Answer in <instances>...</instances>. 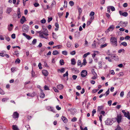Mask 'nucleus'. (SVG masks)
Instances as JSON below:
<instances>
[{
	"label": "nucleus",
	"mask_w": 130,
	"mask_h": 130,
	"mask_svg": "<svg viewBox=\"0 0 130 130\" xmlns=\"http://www.w3.org/2000/svg\"><path fill=\"white\" fill-rule=\"evenodd\" d=\"M94 16L91 17L89 21L92 22V21L94 19Z\"/></svg>",
	"instance_id": "052dcab7"
},
{
	"label": "nucleus",
	"mask_w": 130,
	"mask_h": 130,
	"mask_svg": "<svg viewBox=\"0 0 130 130\" xmlns=\"http://www.w3.org/2000/svg\"><path fill=\"white\" fill-rule=\"evenodd\" d=\"M110 9H111L112 11H113L115 10V8L113 7L112 6H110Z\"/></svg>",
	"instance_id": "5fc2aeb1"
},
{
	"label": "nucleus",
	"mask_w": 130,
	"mask_h": 130,
	"mask_svg": "<svg viewBox=\"0 0 130 130\" xmlns=\"http://www.w3.org/2000/svg\"><path fill=\"white\" fill-rule=\"evenodd\" d=\"M103 106H98L97 111H100L101 110H103Z\"/></svg>",
	"instance_id": "5701e85b"
},
{
	"label": "nucleus",
	"mask_w": 130,
	"mask_h": 130,
	"mask_svg": "<svg viewBox=\"0 0 130 130\" xmlns=\"http://www.w3.org/2000/svg\"><path fill=\"white\" fill-rule=\"evenodd\" d=\"M40 90L41 92L40 94V96L41 98H43L45 97V94L43 92L42 90L41 89Z\"/></svg>",
	"instance_id": "ddd939ff"
},
{
	"label": "nucleus",
	"mask_w": 130,
	"mask_h": 130,
	"mask_svg": "<svg viewBox=\"0 0 130 130\" xmlns=\"http://www.w3.org/2000/svg\"><path fill=\"white\" fill-rule=\"evenodd\" d=\"M122 111L124 114V116L125 117H127L129 120L130 119V114L129 111H127V113L125 111V110H122Z\"/></svg>",
	"instance_id": "7ed1b4c3"
},
{
	"label": "nucleus",
	"mask_w": 130,
	"mask_h": 130,
	"mask_svg": "<svg viewBox=\"0 0 130 130\" xmlns=\"http://www.w3.org/2000/svg\"><path fill=\"white\" fill-rule=\"evenodd\" d=\"M46 22V21L44 18L43 19L40 21L41 23L43 24L45 23Z\"/></svg>",
	"instance_id": "ea45409f"
},
{
	"label": "nucleus",
	"mask_w": 130,
	"mask_h": 130,
	"mask_svg": "<svg viewBox=\"0 0 130 130\" xmlns=\"http://www.w3.org/2000/svg\"><path fill=\"white\" fill-rule=\"evenodd\" d=\"M0 93L2 95L5 94L4 92L1 88H0Z\"/></svg>",
	"instance_id": "58836bf2"
},
{
	"label": "nucleus",
	"mask_w": 130,
	"mask_h": 130,
	"mask_svg": "<svg viewBox=\"0 0 130 130\" xmlns=\"http://www.w3.org/2000/svg\"><path fill=\"white\" fill-rule=\"evenodd\" d=\"M61 119L65 123H66L68 122V120L66 118V117L63 116H62L61 117Z\"/></svg>",
	"instance_id": "f8f14e48"
},
{
	"label": "nucleus",
	"mask_w": 130,
	"mask_h": 130,
	"mask_svg": "<svg viewBox=\"0 0 130 130\" xmlns=\"http://www.w3.org/2000/svg\"><path fill=\"white\" fill-rule=\"evenodd\" d=\"M77 9L78 10V14H81L82 12V8L79 6L77 7Z\"/></svg>",
	"instance_id": "a211bd4d"
},
{
	"label": "nucleus",
	"mask_w": 130,
	"mask_h": 130,
	"mask_svg": "<svg viewBox=\"0 0 130 130\" xmlns=\"http://www.w3.org/2000/svg\"><path fill=\"white\" fill-rule=\"evenodd\" d=\"M121 44L124 46H126L127 45L126 43L125 42H122Z\"/></svg>",
	"instance_id": "4c0bfd02"
},
{
	"label": "nucleus",
	"mask_w": 130,
	"mask_h": 130,
	"mask_svg": "<svg viewBox=\"0 0 130 130\" xmlns=\"http://www.w3.org/2000/svg\"><path fill=\"white\" fill-rule=\"evenodd\" d=\"M96 42L95 41H93V43L92 44V46H94V47H95L96 46Z\"/></svg>",
	"instance_id": "e2e57ef3"
},
{
	"label": "nucleus",
	"mask_w": 130,
	"mask_h": 130,
	"mask_svg": "<svg viewBox=\"0 0 130 130\" xmlns=\"http://www.w3.org/2000/svg\"><path fill=\"white\" fill-rule=\"evenodd\" d=\"M62 54L64 55H67V52L66 51H63L62 52Z\"/></svg>",
	"instance_id": "13d9d810"
},
{
	"label": "nucleus",
	"mask_w": 130,
	"mask_h": 130,
	"mask_svg": "<svg viewBox=\"0 0 130 130\" xmlns=\"http://www.w3.org/2000/svg\"><path fill=\"white\" fill-rule=\"evenodd\" d=\"M38 66L39 68L40 69H42V67H41V63H39L38 65Z\"/></svg>",
	"instance_id": "6e6d98bb"
},
{
	"label": "nucleus",
	"mask_w": 130,
	"mask_h": 130,
	"mask_svg": "<svg viewBox=\"0 0 130 130\" xmlns=\"http://www.w3.org/2000/svg\"><path fill=\"white\" fill-rule=\"evenodd\" d=\"M44 88L45 90H49L50 89L48 87L46 86L45 85L44 87Z\"/></svg>",
	"instance_id": "09e8293b"
},
{
	"label": "nucleus",
	"mask_w": 130,
	"mask_h": 130,
	"mask_svg": "<svg viewBox=\"0 0 130 130\" xmlns=\"http://www.w3.org/2000/svg\"><path fill=\"white\" fill-rule=\"evenodd\" d=\"M12 129L13 130H18L19 129L16 125H13L12 126Z\"/></svg>",
	"instance_id": "4be33fe9"
},
{
	"label": "nucleus",
	"mask_w": 130,
	"mask_h": 130,
	"mask_svg": "<svg viewBox=\"0 0 130 130\" xmlns=\"http://www.w3.org/2000/svg\"><path fill=\"white\" fill-rule=\"evenodd\" d=\"M87 63L86 59L85 58H84L83 60V63L81 64V67H82L83 65H85Z\"/></svg>",
	"instance_id": "6ab92c4d"
},
{
	"label": "nucleus",
	"mask_w": 130,
	"mask_h": 130,
	"mask_svg": "<svg viewBox=\"0 0 130 130\" xmlns=\"http://www.w3.org/2000/svg\"><path fill=\"white\" fill-rule=\"evenodd\" d=\"M119 13L120 15L124 17H126L128 15V13L127 12H123L122 11H119Z\"/></svg>",
	"instance_id": "9d476101"
},
{
	"label": "nucleus",
	"mask_w": 130,
	"mask_h": 130,
	"mask_svg": "<svg viewBox=\"0 0 130 130\" xmlns=\"http://www.w3.org/2000/svg\"><path fill=\"white\" fill-rule=\"evenodd\" d=\"M42 73L45 76H47L48 74V73L47 71L45 70H43L42 71Z\"/></svg>",
	"instance_id": "9b49d317"
},
{
	"label": "nucleus",
	"mask_w": 130,
	"mask_h": 130,
	"mask_svg": "<svg viewBox=\"0 0 130 130\" xmlns=\"http://www.w3.org/2000/svg\"><path fill=\"white\" fill-rule=\"evenodd\" d=\"M97 75H94V76L92 77L91 79H95L97 78Z\"/></svg>",
	"instance_id": "8fccbe9b"
},
{
	"label": "nucleus",
	"mask_w": 130,
	"mask_h": 130,
	"mask_svg": "<svg viewBox=\"0 0 130 130\" xmlns=\"http://www.w3.org/2000/svg\"><path fill=\"white\" fill-rule=\"evenodd\" d=\"M60 63L61 65H64V60L63 59H61L60 61Z\"/></svg>",
	"instance_id": "bb28decb"
},
{
	"label": "nucleus",
	"mask_w": 130,
	"mask_h": 130,
	"mask_svg": "<svg viewBox=\"0 0 130 130\" xmlns=\"http://www.w3.org/2000/svg\"><path fill=\"white\" fill-rule=\"evenodd\" d=\"M92 72V74L94 75H97L96 73L94 71V69H92L91 70Z\"/></svg>",
	"instance_id": "49530a36"
},
{
	"label": "nucleus",
	"mask_w": 130,
	"mask_h": 130,
	"mask_svg": "<svg viewBox=\"0 0 130 130\" xmlns=\"http://www.w3.org/2000/svg\"><path fill=\"white\" fill-rule=\"evenodd\" d=\"M69 4L71 6H73L74 4V3L73 1H71L69 2Z\"/></svg>",
	"instance_id": "e433bc0d"
},
{
	"label": "nucleus",
	"mask_w": 130,
	"mask_h": 130,
	"mask_svg": "<svg viewBox=\"0 0 130 130\" xmlns=\"http://www.w3.org/2000/svg\"><path fill=\"white\" fill-rule=\"evenodd\" d=\"M26 38L28 40H30V39L32 37H31L30 36H29V35H27L26 36Z\"/></svg>",
	"instance_id": "69168bd1"
},
{
	"label": "nucleus",
	"mask_w": 130,
	"mask_h": 130,
	"mask_svg": "<svg viewBox=\"0 0 130 130\" xmlns=\"http://www.w3.org/2000/svg\"><path fill=\"white\" fill-rule=\"evenodd\" d=\"M25 127L27 128V130H29L30 129V126L28 125H26L25 126Z\"/></svg>",
	"instance_id": "3c124183"
},
{
	"label": "nucleus",
	"mask_w": 130,
	"mask_h": 130,
	"mask_svg": "<svg viewBox=\"0 0 130 130\" xmlns=\"http://www.w3.org/2000/svg\"><path fill=\"white\" fill-rule=\"evenodd\" d=\"M90 54V53L89 52H88L87 53H86L83 55V57L84 58H85L88 56V55H89Z\"/></svg>",
	"instance_id": "72a5a7b5"
},
{
	"label": "nucleus",
	"mask_w": 130,
	"mask_h": 130,
	"mask_svg": "<svg viewBox=\"0 0 130 130\" xmlns=\"http://www.w3.org/2000/svg\"><path fill=\"white\" fill-rule=\"evenodd\" d=\"M19 114L17 111L14 112L13 114V117L15 120H17L19 117Z\"/></svg>",
	"instance_id": "423d86ee"
},
{
	"label": "nucleus",
	"mask_w": 130,
	"mask_h": 130,
	"mask_svg": "<svg viewBox=\"0 0 130 130\" xmlns=\"http://www.w3.org/2000/svg\"><path fill=\"white\" fill-rule=\"evenodd\" d=\"M34 5L35 7H37L39 6V4L38 3H35Z\"/></svg>",
	"instance_id": "774afa93"
},
{
	"label": "nucleus",
	"mask_w": 130,
	"mask_h": 130,
	"mask_svg": "<svg viewBox=\"0 0 130 130\" xmlns=\"http://www.w3.org/2000/svg\"><path fill=\"white\" fill-rule=\"evenodd\" d=\"M55 26L56 27V28H55V30L57 31L58 30L59 28V24L57 22L55 24Z\"/></svg>",
	"instance_id": "412c9836"
},
{
	"label": "nucleus",
	"mask_w": 130,
	"mask_h": 130,
	"mask_svg": "<svg viewBox=\"0 0 130 130\" xmlns=\"http://www.w3.org/2000/svg\"><path fill=\"white\" fill-rule=\"evenodd\" d=\"M116 119L117 122L119 123L121 121L122 119V116L121 114L118 115L117 117L116 118Z\"/></svg>",
	"instance_id": "20e7f679"
},
{
	"label": "nucleus",
	"mask_w": 130,
	"mask_h": 130,
	"mask_svg": "<svg viewBox=\"0 0 130 130\" xmlns=\"http://www.w3.org/2000/svg\"><path fill=\"white\" fill-rule=\"evenodd\" d=\"M18 17V18H20L21 16V15L20 13V11L19 8L17 12Z\"/></svg>",
	"instance_id": "b1692460"
},
{
	"label": "nucleus",
	"mask_w": 130,
	"mask_h": 130,
	"mask_svg": "<svg viewBox=\"0 0 130 130\" xmlns=\"http://www.w3.org/2000/svg\"><path fill=\"white\" fill-rule=\"evenodd\" d=\"M106 59H108V61L110 62H111L112 61V59L109 57H105Z\"/></svg>",
	"instance_id": "2f4dec72"
},
{
	"label": "nucleus",
	"mask_w": 130,
	"mask_h": 130,
	"mask_svg": "<svg viewBox=\"0 0 130 130\" xmlns=\"http://www.w3.org/2000/svg\"><path fill=\"white\" fill-rule=\"evenodd\" d=\"M22 28L24 32H26L28 31L29 27L27 25H24L23 26Z\"/></svg>",
	"instance_id": "39448f33"
},
{
	"label": "nucleus",
	"mask_w": 130,
	"mask_h": 130,
	"mask_svg": "<svg viewBox=\"0 0 130 130\" xmlns=\"http://www.w3.org/2000/svg\"><path fill=\"white\" fill-rule=\"evenodd\" d=\"M110 41L111 44L113 46H116L117 45V38L112 37H111Z\"/></svg>",
	"instance_id": "f03ea898"
},
{
	"label": "nucleus",
	"mask_w": 130,
	"mask_h": 130,
	"mask_svg": "<svg viewBox=\"0 0 130 130\" xmlns=\"http://www.w3.org/2000/svg\"><path fill=\"white\" fill-rule=\"evenodd\" d=\"M65 70V69L64 68H62L61 69H59L58 70V71H60V73L63 72Z\"/></svg>",
	"instance_id": "a878e982"
},
{
	"label": "nucleus",
	"mask_w": 130,
	"mask_h": 130,
	"mask_svg": "<svg viewBox=\"0 0 130 130\" xmlns=\"http://www.w3.org/2000/svg\"><path fill=\"white\" fill-rule=\"evenodd\" d=\"M77 118L75 117H74L72 119L71 121L72 122H75L77 120Z\"/></svg>",
	"instance_id": "bf43d9fd"
},
{
	"label": "nucleus",
	"mask_w": 130,
	"mask_h": 130,
	"mask_svg": "<svg viewBox=\"0 0 130 130\" xmlns=\"http://www.w3.org/2000/svg\"><path fill=\"white\" fill-rule=\"evenodd\" d=\"M63 13V12L58 13V15L59 18H61L62 16Z\"/></svg>",
	"instance_id": "c9c22d12"
},
{
	"label": "nucleus",
	"mask_w": 130,
	"mask_h": 130,
	"mask_svg": "<svg viewBox=\"0 0 130 130\" xmlns=\"http://www.w3.org/2000/svg\"><path fill=\"white\" fill-rule=\"evenodd\" d=\"M31 76L32 77H34L35 76V73L32 70L31 73Z\"/></svg>",
	"instance_id": "473e14b6"
},
{
	"label": "nucleus",
	"mask_w": 130,
	"mask_h": 130,
	"mask_svg": "<svg viewBox=\"0 0 130 130\" xmlns=\"http://www.w3.org/2000/svg\"><path fill=\"white\" fill-rule=\"evenodd\" d=\"M53 88L55 92H59V91L55 87H54Z\"/></svg>",
	"instance_id": "4d7b16f0"
},
{
	"label": "nucleus",
	"mask_w": 130,
	"mask_h": 130,
	"mask_svg": "<svg viewBox=\"0 0 130 130\" xmlns=\"http://www.w3.org/2000/svg\"><path fill=\"white\" fill-rule=\"evenodd\" d=\"M76 89L78 90H81V87L80 86H78L76 87Z\"/></svg>",
	"instance_id": "338daca9"
},
{
	"label": "nucleus",
	"mask_w": 130,
	"mask_h": 130,
	"mask_svg": "<svg viewBox=\"0 0 130 130\" xmlns=\"http://www.w3.org/2000/svg\"><path fill=\"white\" fill-rule=\"evenodd\" d=\"M106 16L108 19L111 18L110 17V15L108 13H106Z\"/></svg>",
	"instance_id": "603ef678"
},
{
	"label": "nucleus",
	"mask_w": 130,
	"mask_h": 130,
	"mask_svg": "<svg viewBox=\"0 0 130 130\" xmlns=\"http://www.w3.org/2000/svg\"><path fill=\"white\" fill-rule=\"evenodd\" d=\"M59 54V52L57 50H55L53 51V54L54 55H57Z\"/></svg>",
	"instance_id": "393cba45"
},
{
	"label": "nucleus",
	"mask_w": 130,
	"mask_h": 130,
	"mask_svg": "<svg viewBox=\"0 0 130 130\" xmlns=\"http://www.w3.org/2000/svg\"><path fill=\"white\" fill-rule=\"evenodd\" d=\"M36 93L35 92H33L31 93H28L27 94V96H28L30 97H33L35 96Z\"/></svg>",
	"instance_id": "4468645a"
},
{
	"label": "nucleus",
	"mask_w": 130,
	"mask_h": 130,
	"mask_svg": "<svg viewBox=\"0 0 130 130\" xmlns=\"http://www.w3.org/2000/svg\"><path fill=\"white\" fill-rule=\"evenodd\" d=\"M57 87L58 89L61 90L63 88L64 86L62 84H60L57 85Z\"/></svg>",
	"instance_id": "dca6fc26"
},
{
	"label": "nucleus",
	"mask_w": 130,
	"mask_h": 130,
	"mask_svg": "<svg viewBox=\"0 0 130 130\" xmlns=\"http://www.w3.org/2000/svg\"><path fill=\"white\" fill-rule=\"evenodd\" d=\"M109 93V88L105 93L104 94V95H106V96H107Z\"/></svg>",
	"instance_id": "7c9ffc66"
},
{
	"label": "nucleus",
	"mask_w": 130,
	"mask_h": 130,
	"mask_svg": "<svg viewBox=\"0 0 130 130\" xmlns=\"http://www.w3.org/2000/svg\"><path fill=\"white\" fill-rule=\"evenodd\" d=\"M94 12L93 11H91L90 12L89 15L90 17H93L94 14Z\"/></svg>",
	"instance_id": "a19ab883"
},
{
	"label": "nucleus",
	"mask_w": 130,
	"mask_h": 130,
	"mask_svg": "<svg viewBox=\"0 0 130 130\" xmlns=\"http://www.w3.org/2000/svg\"><path fill=\"white\" fill-rule=\"evenodd\" d=\"M68 71H67L66 73L65 74H64L63 75V76L64 77H65L66 76H68Z\"/></svg>",
	"instance_id": "a18cd8bd"
},
{
	"label": "nucleus",
	"mask_w": 130,
	"mask_h": 130,
	"mask_svg": "<svg viewBox=\"0 0 130 130\" xmlns=\"http://www.w3.org/2000/svg\"><path fill=\"white\" fill-rule=\"evenodd\" d=\"M121 127L119 124L117 126V127L115 129V130H121Z\"/></svg>",
	"instance_id": "c756f323"
},
{
	"label": "nucleus",
	"mask_w": 130,
	"mask_h": 130,
	"mask_svg": "<svg viewBox=\"0 0 130 130\" xmlns=\"http://www.w3.org/2000/svg\"><path fill=\"white\" fill-rule=\"evenodd\" d=\"M29 0H23V5L24 6H25L26 4V2L28 1Z\"/></svg>",
	"instance_id": "864d4df0"
},
{
	"label": "nucleus",
	"mask_w": 130,
	"mask_h": 130,
	"mask_svg": "<svg viewBox=\"0 0 130 130\" xmlns=\"http://www.w3.org/2000/svg\"><path fill=\"white\" fill-rule=\"evenodd\" d=\"M91 22L90 21H88L87 23V26H89L90 25Z\"/></svg>",
	"instance_id": "680f3d73"
},
{
	"label": "nucleus",
	"mask_w": 130,
	"mask_h": 130,
	"mask_svg": "<svg viewBox=\"0 0 130 130\" xmlns=\"http://www.w3.org/2000/svg\"><path fill=\"white\" fill-rule=\"evenodd\" d=\"M64 3L65 4V5L64 6H63V7L64 8H66L67 7V1H65L64 2Z\"/></svg>",
	"instance_id": "c03bdc74"
},
{
	"label": "nucleus",
	"mask_w": 130,
	"mask_h": 130,
	"mask_svg": "<svg viewBox=\"0 0 130 130\" xmlns=\"http://www.w3.org/2000/svg\"><path fill=\"white\" fill-rule=\"evenodd\" d=\"M27 20L24 16H23L22 18L20 20V22L22 24H23L24 22L26 21Z\"/></svg>",
	"instance_id": "1a4fd4ad"
},
{
	"label": "nucleus",
	"mask_w": 130,
	"mask_h": 130,
	"mask_svg": "<svg viewBox=\"0 0 130 130\" xmlns=\"http://www.w3.org/2000/svg\"><path fill=\"white\" fill-rule=\"evenodd\" d=\"M19 53L17 51H15L14 52V55L17 56V57H18Z\"/></svg>",
	"instance_id": "f704fd0d"
},
{
	"label": "nucleus",
	"mask_w": 130,
	"mask_h": 130,
	"mask_svg": "<svg viewBox=\"0 0 130 130\" xmlns=\"http://www.w3.org/2000/svg\"><path fill=\"white\" fill-rule=\"evenodd\" d=\"M37 42V40L36 39H34L32 41V44L33 45L35 44Z\"/></svg>",
	"instance_id": "de8ad7c7"
},
{
	"label": "nucleus",
	"mask_w": 130,
	"mask_h": 130,
	"mask_svg": "<svg viewBox=\"0 0 130 130\" xmlns=\"http://www.w3.org/2000/svg\"><path fill=\"white\" fill-rule=\"evenodd\" d=\"M119 25L122 27H124L126 26L127 25V22H120L119 23Z\"/></svg>",
	"instance_id": "6e6552de"
},
{
	"label": "nucleus",
	"mask_w": 130,
	"mask_h": 130,
	"mask_svg": "<svg viewBox=\"0 0 130 130\" xmlns=\"http://www.w3.org/2000/svg\"><path fill=\"white\" fill-rule=\"evenodd\" d=\"M0 56L2 57H4L5 56L6 57H8V55L7 54H6V52H4L3 53H0Z\"/></svg>",
	"instance_id": "f3484780"
},
{
	"label": "nucleus",
	"mask_w": 130,
	"mask_h": 130,
	"mask_svg": "<svg viewBox=\"0 0 130 130\" xmlns=\"http://www.w3.org/2000/svg\"><path fill=\"white\" fill-rule=\"evenodd\" d=\"M112 124V121L109 120H107L106 121V124L107 125H111Z\"/></svg>",
	"instance_id": "aec40b11"
},
{
	"label": "nucleus",
	"mask_w": 130,
	"mask_h": 130,
	"mask_svg": "<svg viewBox=\"0 0 130 130\" xmlns=\"http://www.w3.org/2000/svg\"><path fill=\"white\" fill-rule=\"evenodd\" d=\"M87 73L86 70H83L81 72V75L83 77H85L87 75Z\"/></svg>",
	"instance_id": "0eeeda50"
},
{
	"label": "nucleus",
	"mask_w": 130,
	"mask_h": 130,
	"mask_svg": "<svg viewBox=\"0 0 130 130\" xmlns=\"http://www.w3.org/2000/svg\"><path fill=\"white\" fill-rule=\"evenodd\" d=\"M125 51V50L123 49H120L118 51V52L119 53H121L122 52H123V53H124Z\"/></svg>",
	"instance_id": "79ce46f5"
},
{
	"label": "nucleus",
	"mask_w": 130,
	"mask_h": 130,
	"mask_svg": "<svg viewBox=\"0 0 130 130\" xmlns=\"http://www.w3.org/2000/svg\"><path fill=\"white\" fill-rule=\"evenodd\" d=\"M99 90V89H95L93 90L92 91V92L93 93H95V92H97Z\"/></svg>",
	"instance_id": "37998d69"
},
{
	"label": "nucleus",
	"mask_w": 130,
	"mask_h": 130,
	"mask_svg": "<svg viewBox=\"0 0 130 130\" xmlns=\"http://www.w3.org/2000/svg\"><path fill=\"white\" fill-rule=\"evenodd\" d=\"M20 60L18 58L17 59H16L15 61V62L16 63H18V64H19V63H20Z\"/></svg>",
	"instance_id": "c85d7f7f"
},
{
	"label": "nucleus",
	"mask_w": 130,
	"mask_h": 130,
	"mask_svg": "<svg viewBox=\"0 0 130 130\" xmlns=\"http://www.w3.org/2000/svg\"><path fill=\"white\" fill-rule=\"evenodd\" d=\"M114 27L113 25H111L108 28L107 30V31L108 32L110 31L113 30L114 29Z\"/></svg>",
	"instance_id": "2eb2a0df"
},
{
	"label": "nucleus",
	"mask_w": 130,
	"mask_h": 130,
	"mask_svg": "<svg viewBox=\"0 0 130 130\" xmlns=\"http://www.w3.org/2000/svg\"><path fill=\"white\" fill-rule=\"evenodd\" d=\"M48 32L47 30L46 29L42 31L41 33H40L39 37L42 38H45L47 39L48 38Z\"/></svg>",
	"instance_id": "f257e3e1"
},
{
	"label": "nucleus",
	"mask_w": 130,
	"mask_h": 130,
	"mask_svg": "<svg viewBox=\"0 0 130 130\" xmlns=\"http://www.w3.org/2000/svg\"><path fill=\"white\" fill-rule=\"evenodd\" d=\"M102 115H101L99 117V120L101 122H102Z\"/></svg>",
	"instance_id": "0e129e2a"
},
{
	"label": "nucleus",
	"mask_w": 130,
	"mask_h": 130,
	"mask_svg": "<svg viewBox=\"0 0 130 130\" xmlns=\"http://www.w3.org/2000/svg\"><path fill=\"white\" fill-rule=\"evenodd\" d=\"M71 64L72 65H75L76 63L74 59H73L71 60Z\"/></svg>",
	"instance_id": "cd10ccee"
}]
</instances>
